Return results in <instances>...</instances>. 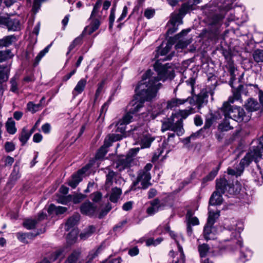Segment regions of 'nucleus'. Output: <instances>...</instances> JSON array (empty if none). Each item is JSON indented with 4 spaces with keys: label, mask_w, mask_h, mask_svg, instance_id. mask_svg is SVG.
Wrapping results in <instances>:
<instances>
[{
    "label": "nucleus",
    "mask_w": 263,
    "mask_h": 263,
    "mask_svg": "<svg viewBox=\"0 0 263 263\" xmlns=\"http://www.w3.org/2000/svg\"><path fill=\"white\" fill-rule=\"evenodd\" d=\"M173 39H170L167 42H163L157 50V55H164L166 54L171 50L173 45Z\"/></svg>",
    "instance_id": "obj_17"
},
{
    "label": "nucleus",
    "mask_w": 263,
    "mask_h": 263,
    "mask_svg": "<svg viewBox=\"0 0 263 263\" xmlns=\"http://www.w3.org/2000/svg\"><path fill=\"white\" fill-rule=\"evenodd\" d=\"M132 119L133 117L130 116V114L125 115L122 119L116 124V131L121 134L123 133L125 130V125L129 124L132 121Z\"/></svg>",
    "instance_id": "obj_20"
},
{
    "label": "nucleus",
    "mask_w": 263,
    "mask_h": 263,
    "mask_svg": "<svg viewBox=\"0 0 263 263\" xmlns=\"http://www.w3.org/2000/svg\"><path fill=\"white\" fill-rule=\"evenodd\" d=\"M226 186L227 190L225 189V193H228L230 195H236L239 193L241 189V184L237 182L235 184H231L227 181Z\"/></svg>",
    "instance_id": "obj_24"
},
{
    "label": "nucleus",
    "mask_w": 263,
    "mask_h": 263,
    "mask_svg": "<svg viewBox=\"0 0 263 263\" xmlns=\"http://www.w3.org/2000/svg\"><path fill=\"white\" fill-rule=\"evenodd\" d=\"M121 134H112L108 135L105 139L104 145L99 149L96 155V159L103 158L107 153V148L111 145L112 142L117 141L122 138Z\"/></svg>",
    "instance_id": "obj_11"
},
{
    "label": "nucleus",
    "mask_w": 263,
    "mask_h": 263,
    "mask_svg": "<svg viewBox=\"0 0 263 263\" xmlns=\"http://www.w3.org/2000/svg\"><path fill=\"white\" fill-rule=\"evenodd\" d=\"M253 58L257 63L263 62V50H255L253 53Z\"/></svg>",
    "instance_id": "obj_44"
},
{
    "label": "nucleus",
    "mask_w": 263,
    "mask_h": 263,
    "mask_svg": "<svg viewBox=\"0 0 263 263\" xmlns=\"http://www.w3.org/2000/svg\"><path fill=\"white\" fill-rule=\"evenodd\" d=\"M115 176V173L112 171L109 172L106 175V185L107 187H110L113 182V179Z\"/></svg>",
    "instance_id": "obj_56"
},
{
    "label": "nucleus",
    "mask_w": 263,
    "mask_h": 263,
    "mask_svg": "<svg viewBox=\"0 0 263 263\" xmlns=\"http://www.w3.org/2000/svg\"><path fill=\"white\" fill-rule=\"evenodd\" d=\"M78 233L79 232L78 229H71L67 236V243L70 245H72L75 243L78 238Z\"/></svg>",
    "instance_id": "obj_34"
},
{
    "label": "nucleus",
    "mask_w": 263,
    "mask_h": 263,
    "mask_svg": "<svg viewBox=\"0 0 263 263\" xmlns=\"http://www.w3.org/2000/svg\"><path fill=\"white\" fill-rule=\"evenodd\" d=\"M121 261L122 259L121 257H117L112 259H107L103 260V262H105V263H121Z\"/></svg>",
    "instance_id": "obj_64"
},
{
    "label": "nucleus",
    "mask_w": 263,
    "mask_h": 263,
    "mask_svg": "<svg viewBox=\"0 0 263 263\" xmlns=\"http://www.w3.org/2000/svg\"><path fill=\"white\" fill-rule=\"evenodd\" d=\"M80 250H74L67 258L64 263H80Z\"/></svg>",
    "instance_id": "obj_25"
},
{
    "label": "nucleus",
    "mask_w": 263,
    "mask_h": 263,
    "mask_svg": "<svg viewBox=\"0 0 263 263\" xmlns=\"http://www.w3.org/2000/svg\"><path fill=\"white\" fill-rule=\"evenodd\" d=\"M51 44L48 45L43 50L41 51L37 55L35 59V65H37L42 58L45 56V55L48 52L49 48H50Z\"/></svg>",
    "instance_id": "obj_45"
},
{
    "label": "nucleus",
    "mask_w": 263,
    "mask_h": 263,
    "mask_svg": "<svg viewBox=\"0 0 263 263\" xmlns=\"http://www.w3.org/2000/svg\"><path fill=\"white\" fill-rule=\"evenodd\" d=\"M260 158V152H249L245 157L241 159L239 164L235 168H232L229 167L228 168V174L232 176L238 177L240 176L246 166H248L253 161H256L258 158Z\"/></svg>",
    "instance_id": "obj_4"
},
{
    "label": "nucleus",
    "mask_w": 263,
    "mask_h": 263,
    "mask_svg": "<svg viewBox=\"0 0 263 263\" xmlns=\"http://www.w3.org/2000/svg\"><path fill=\"white\" fill-rule=\"evenodd\" d=\"M91 22L89 25L86 26L81 35L90 34L95 31L100 26V22L98 19L91 20Z\"/></svg>",
    "instance_id": "obj_23"
},
{
    "label": "nucleus",
    "mask_w": 263,
    "mask_h": 263,
    "mask_svg": "<svg viewBox=\"0 0 263 263\" xmlns=\"http://www.w3.org/2000/svg\"><path fill=\"white\" fill-rule=\"evenodd\" d=\"M258 151L260 152V156H261V153L263 152V136L261 137L258 140V145L256 147L254 148L253 149H251L250 152H257Z\"/></svg>",
    "instance_id": "obj_55"
},
{
    "label": "nucleus",
    "mask_w": 263,
    "mask_h": 263,
    "mask_svg": "<svg viewBox=\"0 0 263 263\" xmlns=\"http://www.w3.org/2000/svg\"><path fill=\"white\" fill-rule=\"evenodd\" d=\"M186 101V100L172 99L167 102V108L172 109L179 105L183 104Z\"/></svg>",
    "instance_id": "obj_41"
},
{
    "label": "nucleus",
    "mask_w": 263,
    "mask_h": 263,
    "mask_svg": "<svg viewBox=\"0 0 263 263\" xmlns=\"http://www.w3.org/2000/svg\"><path fill=\"white\" fill-rule=\"evenodd\" d=\"M176 115H173L171 118L167 119L162 122L161 130L163 132L167 130H171L176 133L179 136L184 133L182 119H178L175 123V118Z\"/></svg>",
    "instance_id": "obj_7"
},
{
    "label": "nucleus",
    "mask_w": 263,
    "mask_h": 263,
    "mask_svg": "<svg viewBox=\"0 0 263 263\" xmlns=\"http://www.w3.org/2000/svg\"><path fill=\"white\" fill-rule=\"evenodd\" d=\"M14 54L10 50H5L0 51V61H3L12 58Z\"/></svg>",
    "instance_id": "obj_46"
},
{
    "label": "nucleus",
    "mask_w": 263,
    "mask_h": 263,
    "mask_svg": "<svg viewBox=\"0 0 263 263\" xmlns=\"http://www.w3.org/2000/svg\"><path fill=\"white\" fill-rule=\"evenodd\" d=\"M230 119L228 117H224L223 121L218 126V128L220 130L228 131L233 128V126L231 125Z\"/></svg>",
    "instance_id": "obj_39"
},
{
    "label": "nucleus",
    "mask_w": 263,
    "mask_h": 263,
    "mask_svg": "<svg viewBox=\"0 0 263 263\" xmlns=\"http://www.w3.org/2000/svg\"><path fill=\"white\" fill-rule=\"evenodd\" d=\"M85 198V195L82 194H79L75 195L73 197L70 195L67 196H61L57 199V201L59 203L66 204L69 201L72 199L73 203L76 204L80 202Z\"/></svg>",
    "instance_id": "obj_15"
},
{
    "label": "nucleus",
    "mask_w": 263,
    "mask_h": 263,
    "mask_svg": "<svg viewBox=\"0 0 263 263\" xmlns=\"http://www.w3.org/2000/svg\"><path fill=\"white\" fill-rule=\"evenodd\" d=\"M220 165L218 166L217 167L213 170L209 174L205 177V179L206 180H211L213 179L215 177L217 174V173L219 170Z\"/></svg>",
    "instance_id": "obj_59"
},
{
    "label": "nucleus",
    "mask_w": 263,
    "mask_h": 263,
    "mask_svg": "<svg viewBox=\"0 0 263 263\" xmlns=\"http://www.w3.org/2000/svg\"><path fill=\"white\" fill-rule=\"evenodd\" d=\"M79 220V215H74L70 217L66 223L67 231H70L71 229H75L74 227L77 224Z\"/></svg>",
    "instance_id": "obj_30"
},
{
    "label": "nucleus",
    "mask_w": 263,
    "mask_h": 263,
    "mask_svg": "<svg viewBox=\"0 0 263 263\" xmlns=\"http://www.w3.org/2000/svg\"><path fill=\"white\" fill-rule=\"evenodd\" d=\"M86 84L87 80L85 79H82L78 81L72 91L73 96L76 97L81 93L84 90Z\"/></svg>",
    "instance_id": "obj_26"
},
{
    "label": "nucleus",
    "mask_w": 263,
    "mask_h": 263,
    "mask_svg": "<svg viewBox=\"0 0 263 263\" xmlns=\"http://www.w3.org/2000/svg\"><path fill=\"white\" fill-rule=\"evenodd\" d=\"M46 217V214L42 212L39 214L37 220L32 219H25L23 222V225L24 227L28 230L33 229L38 222L45 219Z\"/></svg>",
    "instance_id": "obj_16"
},
{
    "label": "nucleus",
    "mask_w": 263,
    "mask_h": 263,
    "mask_svg": "<svg viewBox=\"0 0 263 263\" xmlns=\"http://www.w3.org/2000/svg\"><path fill=\"white\" fill-rule=\"evenodd\" d=\"M164 206V204L161 203L160 201L158 199L151 202V206L147 209V213L152 215L157 213L158 211L162 210Z\"/></svg>",
    "instance_id": "obj_19"
},
{
    "label": "nucleus",
    "mask_w": 263,
    "mask_h": 263,
    "mask_svg": "<svg viewBox=\"0 0 263 263\" xmlns=\"http://www.w3.org/2000/svg\"><path fill=\"white\" fill-rule=\"evenodd\" d=\"M252 254L253 253L251 250L247 249L245 252L241 253V256L246 260H249L251 258Z\"/></svg>",
    "instance_id": "obj_60"
},
{
    "label": "nucleus",
    "mask_w": 263,
    "mask_h": 263,
    "mask_svg": "<svg viewBox=\"0 0 263 263\" xmlns=\"http://www.w3.org/2000/svg\"><path fill=\"white\" fill-rule=\"evenodd\" d=\"M219 216V211H214L210 206L209 208V217L208 221L204 228L203 235L206 240L214 239L216 238L217 231L213 224L215 219Z\"/></svg>",
    "instance_id": "obj_5"
},
{
    "label": "nucleus",
    "mask_w": 263,
    "mask_h": 263,
    "mask_svg": "<svg viewBox=\"0 0 263 263\" xmlns=\"http://www.w3.org/2000/svg\"><path fill=\"white\" fill-rule=\"evenodd\" d=\"M83 39L82 35L76 38L68 47V51L67 54H68L76 46L80 44L82 42Z\"/></svg>",
    "instance_id": "obj_48"
},
{
    "label": "nucleus",
    "mask_w": 263,
    "mask_h": 263,
    "mask_svg": "<svg viewBox=\"0 0 263 263\" xmlns=\"http://www.w3.org/2000/svg\"><path fill=\"white\" fill-rule=\"evenodd\" d=\"M18 77H14L10 81L11 84V90L12 92H15L18 90Z\"/></svg>",
    "instance_id": "obj_51"
},
{
    "label": "nucleus",
    "mask_w": 263,
    "mask_h": 263,
    "mask_svg": "<svg viewBox=\"0 0 263 263\" xmlns=\"http://www.w3.org/2000/svg\"><path fill=\"white\" fill-rule=\"evenodd\" d=\"M101 248V247H99L97 249H93L89 252V254L88 256L89 261H91L93 258H95L96 256H98V255L100 253Z\"/></svg>",
    "instance_id": "obj_57"
},
{
    "label": "nucleus",
    "mask_w": 263,
    "mask_h": 263,
    "mask_svg": "<svg viewBox=\"0 0 263 263\" xmlns=\"http://www.w3.org/2000/svg\"><path fill=\"white\" fill-rule=\"evenodd\" d=\"M4 162L5 166H10L14 162V159L10 156H7L4 159Z\"/></svg>",
    "instance_id": "obj_63"
},
{
    "label": "nucleus",
    "mask_w": 263,
    "mask_h": 263,
    "mask_svg": "<svg viewBox=\"0 0 263 263\" xmlns=\"http://www.w3.org/2000/svg\"><path fill=\"white\" fill-rule=\"evenodd\" d=\"M46 0H34L32 6V11L34 13L38 12L40 9L42 3L45 2Z\"/></svg>",
    "instance_id": "obj_53"
},
{
    "label": "nucleus",
    "mask_w": 263,
    "mask_h": 263,
    "mask_svg": "<svg viewBox=\"0 0 263 263\" xmlns=\"http://www.w3.org/2000/svg\"><path fill=\"white\" fill-rule=\"evenodd\" d=\"M193 214L191 211H187L186 215V218L187 220V224L192 226L198 225L199 223V221L198 218L193 216Z\"/></svg>",
    "instance_id": "obj_38"
},
{
    "label": "nucleus",
    "mask_w": 263,
    "mask_h": 263,
    "mask_svg": "<svg viewBox=\"0 0 263 263\" xmlns=\"http://www.w3.org/2000/svg\"><path fill=\"white\" fill-rule=\"evenodd\" d=\"M252 175L254 181L258 182V184L261 185L263 182V175L260 168L258 166L253 170Z\"/></svg>",
    "instance_id": "obj_32"
},
{
    "label": "nucleus",
    "mask_w": 263,
    "mask_h": 263,
    "mask_svg": "<svg viewBox=\"0 0 263 263\" xmlns=\"http://www.w3.org/2000/svg\"><path fill=\"white\" fill-rule=\"evenodd\" d=\"M209 249V246L206 244H203L198 246V251L201 257H205Z\"/></svg>",
    "instance_id": "obj_49"
},
{
    "label": "nucleus",
    "mask_w": 263,
    "mask_h": 263,
    "mask_svg": "<svg viewBox=\"0 0 263 263\" xmlns=\"http://www.w3.org/2000/svg\"><path fill=\"white\" fill-rule=\"evenodd\" d=\"M31 135V133H29V132L27 131L25 128H23L20 136V140L23 144H24L27 142Z\"/></svg>",
    "instance_id": "obj_47"
},
{
    "label": "nucleus",
    "mask_w": 263,
    "mask_h": 263,
    "mask_svg": "<svg viewBox=\"0 0 263 263\" xmlns=\"http://www.w3.org/2000/svg\"><path fill=\"white\" fill-rule=\"evenodd\" d=\"M116 6L114 5L110 10V13L109 17V28H111L112 27L114 22L115 19V13H116Z\"/></svg>",
    "instance_id": "obj_52"
},
{
    "label": "nucleus",
    "mask_w": 263,
    "mask_h": 263,
    "mask_svg": "<svg viewBox=\"0 0 263 263\" xmlns=\"http://www.w3.org/2000/svg\"><path fill=\"white\" fill-rule=\"evenodd\" d=\"M240 98V93L239 91H236L233 93V97L232 98H230L229 101V103H233L235 100H239Z\"/></svg>",
    "instance_id": "obj_62"
},
{
    "label": "nucleus",
    "mask_w": 263,
    "mask_h": 263,
    "mask_svg": "<svg viewBox=\"0 0 263 263\" xmlns=\"http://www.w3.org/2000/svg\"><path fill=\"white\" fill-rule=\"evenodd\" d=\"M227 229L231 232V239H236V243L241 247L242 245V239L240 233L243 230V224L242 222L233 220L230 225L227 226Z\"/></svg>",
    "instance_id": "obj_9"
},
{
    "label": "nucleus",
    "mask_w": 263,
    "mask_h": 263,
    "mask_svg": "<svg viewBox=\"0 0 263 263\" xmlns=\"http://www.w3.org/2000/svg\"><path fill=\"white\" fill-rule=\"evenodd\" d=\"M154 140V138L150 135H145L140 138V139H138L136 142H139L140 140L141 148H145L149 147Z\"/></svg>",
    "instance_id": "obj_28"
},
{
    "label": "nucleus",
    "mask_w": 263,
    "mask_h": 263,
    "mask_svg": "<svg viewBox=\"0 0 263 263\" xmlns=\"http://www.w3.org/2000/svg\"><path fill=\"white\" fill-rule=\"evenodd\" d=\"M6 128L7 132L10 134H14L16 132L15 123L12 118L8 119L6 123Z\"/></svg>",
    "instance_id": "obj_40"
},
{
    "label": "nucleus",
    "mask_w": 263,
    "mask_h": 263,
    "mask_svg": "<svg viewBox=\"0 0 263 263\" xmlns=\"http://www.w3.org/2000/svg\"><path fill=\"white\" fill-rule=\"evenodd\" d=\"M95 231V228L93 226H90L84 232L81 233L80 238L82 239H86L89 237Z\"/></svg>",
    "instance_id": "obj_43"
},
{
    "label": "nucleus",
    "mask_w": 263,
    "mask_h": 263,
    "mask_svg": "<svg viewBox=\"0 0 263 263\" xmlns=\"http://www.w3.org/2000/svg\"><path fill=\"white\" fill-rule=\"evenodd\" d=\"M193 4L190 3H184L182 5L179 13L172 14L167 24L168 35L173 34L178 30V26L182 23V17L188 11L193 9Z\"/></svg>",
    "instance_id": "obj_2"
},
{
    "label": "nucleus",
    "mask_w": 263,
    "mask_h": 263,
    "mask_svg": "<svg viewBox=\"0 0 263 263\" xmlns=\"http://www.w3.org/2000/svg\"><path fill=\"white\" fill-rule=\"evenodd\" d=\"M213 11H216V10L212 9V8L210 7L209 6H205L204 8V12L209 18L211 23L213 25H216L221 22L224 16L222 13L218 14L215 13Z\"/></svg>",
    "instance_id": "obj_13"
},
{
    "label": "nucleus",
    "mask_w": 263,
    "mask_h": 263,
    "mask_svg": "<svg viewBox=\"0 0 263 263\" xmlns=\"http://www.w3.org/2000/svg\"><path fill=\"white\" fill-rule=\"evenodd\" d=\"M96 210V207L89 201L84 203L81 206L82 213L88 216L92 215L95 213Z\"/></svg>",
    "instance_id": "obj_22"
},
{
    "label": "nucleus",
    "mask_w": 263,
    "mask_h": 263,
    "mask_svg": "<svg viewBox=\"0 0 263 263\" xmlns=\"http://www.w3.org/2000/svg\"><path fill=\"white\" fill-rule=\"evenodd\" d=\"M121 193L122 191L118 187L112 189L109 197L110 201L114 203L117 202L119 199Z\"/></svg>",
    "instance_id": "obj_35"
},
{
    "label": "nucleus",
    "mask_w": 263,
    "mask_h": 263,
    "mask_svg": "<svg viewBox=\"0 0 263 263\" xmlns=\"http://www.w3.org/2000/svg\"><path fill=\"white\" fill-rule=\"evenodd\" d=\"M4 23L9 30L16 31L20 29V22L17 18L9 17L6 18Z\"/></svg>",
    "instance_id": "obj_21"
},
{
    "label": "nucleus",
    "mask_w": 263,
    "mask_h": 263,
    "mask_svg": "<svg viewBox=\"0 0 263 263\" xmlns=\"http://www.w3.org/2000/svg\"><path fill=\"white\" fill-rule=\"evenodd\" d=\"M226 183L227 180L224 178H220L217 180L216 191L213 193L210 199V206L220 205L222 203V194L225 193V189L227 190L226 186Z\"/></svg>",
    "instance_id": "obj_6"
},
{
    "label": "nucleus",
    "mask_w": 263,
    "mask_h": 263,
    "mask_svg": "<svg viewBox=\"0 0 263 263\" xmlns=\"http://www.w3.org/2000/svg\"><path fill=\"white\" fill-rule=\"evenodd\" d=\"M152 166L153 165L151 163H147L145 166L143 170L139 172L137 181L133 183L132 190H135L136 186L139 182H141V187L143 189H146L148 186L149 185V181L151 179L149 171L152 169Z\"/></svg>",
    "instance_id": "obj_8"
},
{
    "label": "nucleus",
    "mask_w": 263,
    "mask_h": 263,
    "mask_svg": "<svg viewBox=\"0 0 263 263\" xmlns=\"http://www.w3.org/2000/svg\"><path fill=\"white\" fill-rule=\"evenodd\" d=\"M139 150V147L130 149L126 156H122L116 162V167L119 171H122L129 167L132 162V157L135 156Z\"/></svg>",
    "instance_id": "obj_10"
},
{
    "label": "nucleus",
    "mask_w": 263,
    "mask_h": 263,
    "mask_svg": "<svg viewBox=\"0 0 263 263\" xmlns=\"http://www.w3.org/2000/svg\"><path fill=\"white\" fill-rule=\"evenodd\" d=\"M190 31V29L183 30L175 36L174 39L175 40H179L178 42L175 46V47L177 49H182L185 48L189 44L191 43V40L186 39L183 37V36L189 32Z\"/></svg>",
    "instance_id": "obj_14"
},
{
    "label": "nucleus",
    "mask_w": 263,
    "mask_h": 263,
    "mask_svg": "<svg viewBox=\"0 0 263 263\" xmlns=\"http://www.w3.org/2000/svg\"><path fill=\"white\" fill-rule=\"evenodd\" d=\"M67 210V208L63 206H56L53 204H51L49 205L48 212L49 214H52L53 212H55L56 214H61L64 213Z\"/></svg>",
    "instance_id": "obj_36"
},
{
    "label": "nucleus",
    "mask_w": 263,
    "mask_h": 263,
    "mask_svg": "<svg viewBox=\"0 0 263 263\" xmlns=\"http://www.w3.org/2000/svg\"><path fill=\"white\" fill-rule=\"evenodd\" d=\"M165 231L166 232H169L170 235L171 237L173 238L174 240H175L177 247L178 249V251L179 252V257L180 259L177 261H175L174 263H184L185 262V258H184V255L183 252V249L180 246V245L178 243V241L176 240V235L174 233V232L170 231V229L168 226L166 225L165 227Z\"/></svg>",
    "instance_id": "obj_18"
},
{
    "label": "nucleus",
    "mask_w": 263,
    "mask_h": 263,
    "mask_svg": "<svg viewBox=\"0 0 263 263\" xmlns=\"http://www.w3.org/2000/svg\"><path fill=\"white\" fill-rule=\"evenodd\" d=\"M155 14V10L151 9H146L144 13V15L147 18L149 19L153 17Z\"/></svg>",
    "instance_id": "obj_61"
},
{
    "label": "nucleus",
    "mask_w": 263,
    "mask_h": 263,
    "mask_svg": "<svg viewBox=\"0 0 263 263\" xmlns=\"http://www.w3.org/2000/svg\"><path fill=\"white\" fill-rule=\"evenodd\" d=\"M173 54L171 53L166 58L160 59L154 65L155 73L151 70H147L142 76V79L139 82L136 88L135 99L129 104V111L126 114L133 115L139 111L143 107L145 100H151L156 96L158 90L161 87L160 81H164L174 77V71L169 63L162 64L160 61L171 60Z\"/></svg>",
    "instance_id": "obj_1"
},
{
    "label": "nucleus",
    "mask_w": 263,
    "mask_h": 263,
    "mask_svg": "<svg viewBox=\"0 0 263 263\" xmlns=\"http://www.w3.org/2000/svg\"><path fill=\"white\" fill-rule=\"evenodd\" d=\"M63 250H58L53 252L49 258H44L43 259V263H54L59 257H61L63 255Z\"/></svg>",
    "instance_id": "obj_29"
},
{
    "label": "nucleus",
    "mask_w": 263,
    "mask_h": 263,
    "mask_svg": "<svg viewBox=\"0 0 263 263\" xmlns=\"http://www.w3.org/2000/svg\"><path fill=\"white\" fill-rule=\"evenodd\" d=\"M227 68L231 76L230 85L232 86L233 82L236 80L235 72L237 69L235 67L234 63L231 62H228V65L227 66Z\"/></svg>",
    "instance_id": "obj_33"
},
{
    "label": "nucleus",
    "mask_w": 263,
    "mask_h": 263,
    "mask_svg": "<svg viewBox=\"0 0 263 263\" xmlns=\"http://www.w3.org/2000/svg\"><path fill=\"white\" fill-rule=\"evenodd\" d=\"M245 107L248 111H253L259 108V104L257 101L250 98L248 100L247 102L245 104Z\"/></svg>",
    "instance_id": "obj_31"
},
{
    "label": "nucleus",
    "mask_w": 263,
    "mask_h": 263,
    "mask_svg": "<svg viewBox=\"0 0 263 263\" xmlns=\"http://www.w3.org/2000/svg\"><path fill=\"white\" fill-rule=\"evenodd\" d=\"M44 100V98H42L40 101V103L37 104H34L32 102H29L27 104V109L28 110L34 113L38 110H39L41 108V103Z\"/></svg>",
    "instance_id": "obj_42"
},
{
    "label": "nucleus",
    "mask_w": 263,
    "mask_h": 263,
    "mask_svg": "<svg viewBox=\"0 0 263 263\" xmlns=\"http://www.w3.org/2000/svg\"><path fill=\"white\" fill-rule=\"evenodd\" d=\"M193 113V111L192 109L190 110H180L179 112L177 113V114H175L176 115L175 117L177 116H180L181 118L180 119H182V121H183V119L186 118L190 114Z\"/></svg>",
    "instance_id": "obj_54"
},
{
    "label": "nucleus",
    "mask_w": 263,
    "mask_h": 263,
    "mask_svg": "<svg viewBox=\"0 0 263 263\" xmlns=\"http://www.w3.org/2000/svg\"><path fill=\"white\" fill-rule=\"evenodd\" d=\"M17 39L16 36L13 35H7L0 39V47H8L15 43Z\"/></svg>",
    "instance_id": "obj_27"
},
{
    "label": "nucleus",
    "mask_w": 263,
    "mask_h": 263,
    "mask_svg": "<svg viewBox=\"0 0 263 263\" xmlns=\"http://www.w3.org/2000/svg\"><path fill=\"white\" fill-rule=\"evenodd\" d=\"M221 111L224 117H228L237 122H247L250 119V116L246 115L243 109L240 107L232 106L229 102L223 103Z\"/></svg>",
    "instance_id": "obj_3"
},
{
    "label": "nucleus",
    "mask_w": 263,
    "mask_h": 263,
    "mask_svg": "<svg viewBox=\"0 0 263 263\" xmlns=\"http://www.w3.org/2000/svg\"><path fill=\"white\" fill-rule=\"evenodd\" d=\"M92 165V163L90 162L85 167L79 170L76 174L73 175L72 178L69 181L68 185L72 188L74 189L82 181L83 175H87L89 173V172H88L90 168L91 167Z\"/></svg>",
    "instance_id": "obj_12"
},
{
    "label": "nucleus",
    "mask_w": 263,
    "mask_h": 263,
    "mask_svg": "<svg viewBox=\"0 0 263 263\" xmlns=\"http://www.w3.org/2000/svg\"><path fill=\"white\" fill-rule=\"evenodd\" d=\"M208 95L204 92H201L196 97V101L198 109H200L203 104L207 102Z\"/></svg>",
    "instance_id": "obj_37"
},
{
    "label": "nucleus",
    "mask_w": 263,
    "mask_h": 263,
    "mask_svg": "<svg viewBox=\"0 0 263 263\" xmlns=\"http://www.w3.org/2000/svg\"><path fill=\"white\" fill-rule=\"evenodd\" d=\"M101 3L100 2H98L95 4V5L93 7L92 11L91 12V16L90 17V20H95V19L93 18H95L97 15V14L99 12L100 8L101 7Z\"/></svg>",
    "instance_id": "obj_50"
},
{
    "label": "nucleus",
    "mask_w": 263,
    "mask_h": 263,
    "mask_svg": "<svg viewBox=\"0 0 263 263\" xmlns=\"http://www.w3.org/2000/svg\"><path fill=\"white\" fill-rule=\"evenodd\" d=\"M20 176L18 173V171L16 170V166H14V169L10 175V181L12 182H14L16 181L19 178Z\"/></svg>",
    "instance_id": "obj_58"
}]
</instances>
